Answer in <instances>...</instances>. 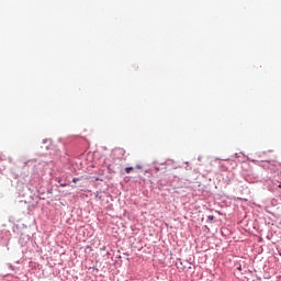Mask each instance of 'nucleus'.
Returning a JSON list of instances; mask_svg holds the SVG:
<instances>
[{
    "label": "nucleus",
    "instance_id": "nucleus-7",
    "mask_svg": "<svg viewBox=\"0 0 281 281\" xmlns=\"http://www.w3.org/2000/svg\"><path fill=\"white\" fill-rule=\"evenodd\" d=\"M279 188H281V184H279Z\"/></svg>",
    "mask_w": 281,
    "mask_h": 281
},
{
    "label": "nucleus",
    "instance_id": "nucleus-3",
    "mask_svg": "<svg viewBox=\"0 0 281 281\" xmlns=\"http://www.w3.org/2000/svg\"><path fill=\"white\" fill-rule=\"evenodd\" d=\"M78 181H80V178H74L72 179V183H78Z\"/></svg>",
    "mask_w": 281,
    "mask_h": 281
},
{
    "label": "nucleus",
    "instance_id": "nucleus-6",
    "mask_svg": "<svg viewBox=\"0 0 281 281\" xmlns=\"http://www.w3.org/2000/svg\"><path fill=\"white\" fill-rule=\"evenodd\" d=\"M67 184H60L61 188H65Z\"/></svg>",
    "mask_w": 281,
    "mask_h": 281
},
{
    "label": "nucleus",
    "instance_id": "nucleus-4",
    "mask_svg": "<svg viewBox=\"0 0 281 281\" xmlns=\"http://www.w3.org/2000/svg\"><path fill=\"white\" fill-rule=\"evenodd\" d=\"M207 218L212 223V221H214V215H209Z\"/></svg>",
    "mask_w": 281,
    "mask_h": 281
},
{
    "label": "nucleus",
    "instance_id": "nucleus-5",
    "mask_svg": "<svg viewBox=\"0 0 281 281\" xmlns=\"http://www.w3.org/2000/svg\"><path fill=\"white\" fill-rule=\"evenodd\" d=\"M137 170H142V165H136L135 167Z\"/></svg>",
    "mask_w": 281,
    "mask_h": 281
},
{
    "label": "nucleus",
    "instance_id": "nucleus-1",
    "mask_svg": "<svg viewBox=\"0 0 281 281\" xmlns=\"http://www.w3.org/2000/svg\"><path fill=\"white\" fill-rule=\"evenodd\" d=\"M133 170H135V168H133V167H126L125 168L126 175H131V172H133Z\"/></svg>",
    "mask_w": 281,
    "mask_h": 281
},
{
    "label": "nucleus",
    "instance_id": "nucleus-2",
    "mask_svg": "<svg viewBox=\"0 0 281 281\" xmlns=\"http://www.w3.org/2000/svg\"><path fill=\"white\" fill-rule=\"evenodd\" d=\"M3 159H1V157H0V161H2ZM5 170V166H1L0 167V172H3Z\"/></svg>",
    "mask_w": 281,
    "mask_h": 281
}]
</instances>
